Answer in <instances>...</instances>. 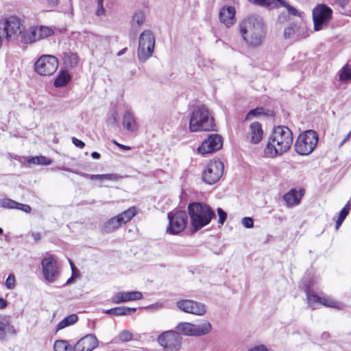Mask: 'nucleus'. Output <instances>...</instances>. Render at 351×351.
I'll return each mask as SVG.
<instances>
[{"label": "nucleus", "mask_w": 351, "mask_h": 351, "mask_svg": "<svg viewBox=\"0 0 351 351\" xmlns=\"http://www.w3.org/2000/svg\"><path fill=\"white\" fill-rule=\"evenodd\" d=\"M217 211V214H218V216H219L218 223L220 225H223L225 221L226 220L227 213H226V211H224L221 208H218Z\"/></svg>", "instance_id": "43"}, {"label": "nucleus", "mask_w": 351, "mask_h": 351, "mask_svg": "<svg viewBox=\"0 0 351 351\" xmlns=\"http://www.w3.org/2000/svg\"><path fill=\"white\" fill-rule=\"evenodd\" d=\"M98 346L94 335L89 334L81 338L74 346L73 351H92Z\"/></svg>", "instance_id": "16"}, {"label": "nucleus", "mask_w": 351, "mask_h": 351, "mask_svg": "<svg viewBox=\"0 0 351 351\" xmlns=\"http://www.w3.org/2000/svg\"><path fill=\"white\" fill-rule=\"evenodd\" d=\"M145 21V15L142 11H138L134 13L132 17V28L135 27V25H136V28L141 26Z\"/></svg>", "instance_id": "35"}, {"label": "nucleus", "mask_w": 351, "mask_h": 351, "mask_svg": "<svg viewBox=\"0 0 351 351\" xmlns=\"http://www.w3.org/2000/svg\"><path fill=\"white\" fill-rule=\"evenodd\" d=\"M133 335L131 332L128 330L121 331L119 335V339L121 342H128L132 339Z\"/></svg>", "instance_id": "39"}, {"label": "nucleus", "mask_w": 351, "mask_h": 351, "mask_svg": "<svg viewBox=\"0 0 351 351\" xmlns=\"http://www.w3.org/2000/svg\"><path fill=\"white\" fill-rule=\"evenodd\" d=\"M318 143V134L314 130H306L300 134L294 145L295 152L302 156L310 154Z\"/></svg>", "instance_id": "5"}, {"label": "nucleus", "mask_w": 351, "mask_h": 351, "mask_svg": "<svg viewBox=\"0 0 351 351\" xmlns=\"http://www.w3.org/2000/svg\"><path fill=\"white\" fill-rule=\"evenodd\" d=\"M193 336H204L210 332L212 330V326L208 321L204 320L198 324H193Z\"/></svg>", "instance_id": "21"}, {"label": "nucleus", "mask_w": 351, "mask_h": 351, "mask_svg": "<svg viewBox=\"0 0 351 351\" xmlns=\"http://www.w3.org/2000/svg\"><path fill=\"white\" fill-rule=\"evenodd\" d=\"M169 226L167 232L176 235L183 232L188 223V215L186 211L176 210L168 213Z\"/></svg>", "instance_id": "8"}, {"label": "nucleus", "mask_w": 351, "mask_h": 351, "mask_svg": "<svg viewBox=\"0 0 351 351\" xmlns=\"http://www.w3.org/2000/svg\"><path fill=\"white\" fill-rule=\"evenodd\" d=\"M136 214V209L132 206L121 213L117 215L123 224L130 221Z\"/></svg>", "instance_id": "30"}, {"label": "nucleus", "mask_w": 351, "mask_h": 351, "mask_svg": "<svg viewBox=\"0 0 351 351\" xmlns=\"http://www.w3.org/2000/svg\"><path fill=\"white\" fill-rule=\"evenodd\" d=\"M21 30L20 21L17 17L10 16L3 24H0V35L9 40L12 37L19 36Z\"/></svg>", "instance_id": "13"}, {"label": "nucleus", "mask_w": 351, "mask_h": 351, "mask_svg": "<svg viewBox=\"0 0 351 351\" xmlns=\"http://www.w3.org/2000/svg\"><path fill=\"white\" fill-rule=\"evenodd\" d=\"M36 28L38 40L51 36L53 31L51 28L46 26H40Z\"/></svg>", "instance_id": "34"}, {"label": "nucleus", "mask_w": 351, "mask_h": 351, "mask_svg": "<svg viewBox=\"0 0 351 351\" xmlns=\"http://www.w3.org/2000/svg\"><path fill=\"white\" fill-rule=\"evenodd\" d=\"M294 32L293 29L291 27L286 28L284 31V36L285 38H289L291 34Z\"/></svg>", "instance_id": "54"}, {"label": "nucleus", "mask_w": 351, "mask_h": 351, "mask_svg": "<svg viewBox=\"0 0 351 351\" xmlns=\"http://www.w3.org/2000/svg\"><path fill=\"white\" fill-rule=\"evenodd\" d=\"M5 287L8 289H12L15 287V277L13 274H10L5 282Z\"/></svg>", "instance_id": "41"}, {"label": "nucleus", "mask_w": 351, "mask_h": 351, "mask_svg": "<svg viewBox=\"0 0 351 351\" xmlns=\"http://www.w3.org/2000/svg\"><path fill=\"white\" fill-rule=\"evenodd\" d=\"M127 50H128L127 47L123 48V49H121L117 52V56H121L123 55L127 51Z\"/></svg>", "instance_id": "63"}, {"label": "nucleus", "mask_w": 351, "mask_h": 351, "mask_svg": "<svg viewBox=\"0 0 351 351\" xmlns=\"http://www.w3.org/2000/svg\"><path fill=\"white\" fill-rule=\"evenodd\" d=\"M215 119L206 106H197L193 109L189 126L191 132L215 131Z\"/></svg>", "instance_id": "3"}, {"label": "nucleus", "mask_w": 351, "mask_h": 351, "mask_svg": "<svg viewBox=\"0 0 351 351\" xmlns=\"http://www.w3.org/2000/svg\"><path fill=\"white\" fill-rule=\"evenodd\" d=\"M71 141H72V143H73V144H74L77 147H79V148H80V149H82V148H84V146H85V143H84L82 141H81V140H80V139L77 138L76 137H72Z\"/></svg>", "instance_id": "48"}, {"label": "nucleus", "mask_w": 351, "mask_h": 351, "mask_svg": "<svg viewBox=\"0 0 351 351\" xmlns=\"http://www.w3.org/2000/svg\"><path fill=\"white\" fill-rule=\"evenodd\" d=\"M303 193L301 190L298 191L296 189H291L289 192L284 195L283 199L287 206L291 207L300 203Z\"/></svg>", "instance_id": "20"}, {"label": "nucleus", "mask_w": 351, "mask_h": 351, "mask_svg": "<svg viewBox=\"0 0 351 351\" xmlns=\"http://www.w3.org/2000/svg\"><path fill=\"white\" fill-rule=\"evenodd\" d=\"M78 321V316L76 314H71L60 321L56 326V331L58 332L66 327L73 325Z\"/></svg>", "instance_id": "27"}, {"label": "nucleus", "mask_w": 351, "mask_h": 351, "mask_svg": "<svg viewBox=\"0 0 351 351\" xmlns=\"http://www.w3.org/2000/svg\"><path fill=\"white\" fill-rule=\"evenodd\" d=\"M293 135L290 129L286 126L275 127L269 138L265 149L268 157H275L287 152L292 145Z\"/></svg>", "instance_id": "1"}, {"label": "nucleus", "mask_w": 351, "mask_h": 351, "mask_svg": "<svg viewBox=\"0 0 351 351\" xmlns=\"http://www.w3.org/2000/svg\"><path fill=\"white\" fill-rule=\"evenodd\" d=\"M105 14V9L104 8L103 3L97 4V10L96 11V14L99 16H102Z\"/></svg>", "instance_id": "52"}, {"label": "nucleus", "mask_w": 351, "mask_h": 351, "mask_svg": "<svg viewBox=\"0 0 351 351\" xmlns=\"http://www.w3.org/2000/svg\"><path fill=\"white\" fill-rule=\"evenodd\" d=\"M320 304H322L325 306L336 308L338 307L337 302L333 301L332 300L328 298H322V301Z\"/></svg>", "instance_id": "42"}, {"label": "nucleus", "mask_w": 351, "mask_h": 351, "mask_svg": "<svg viewBox=\"0 0 351 351\" xmlns=\"http://www.w3.org/2000/svg\"><path fill=\"white\" fill-rule=\"evenodd\" d=\"M123 223L118 215L110 218L104 225V230L106 232H112L120 227Z\"/></svg>", "instance_id": "28"}, {"label": "nucleus", "mask_w": 351, "mask_h": 351, "mask_svg": "<svg viewBox=\"0 0 351 351\" xmlns=\"http://www.w3.org/2000/svg\"><path fill=\"white\" fill-rule=\"evenodd\" d=\"M71 80V77L68 71H60L54 80L53 85L57 88H61L66 86Z\"/></svg>", "instance_id": "26"}, {"label": "nucleus", "mask_w": 351, "mask_h": 351, "mask_svg": "<svg viewBox=\"0 0 351 351\" xmlns=\"http://www.w3.org/2000/svg\"><path fill=\"white\" fill-rule=\"evenodd\" d=\"M31 236L36 241H38L40 240V239H41V235L39 232H32L31 233Z\"/></svg>", "instance_id": "55"}, {"label": "nucleus", "mask_w": 351, "mask_h": 351, "mask_svg": "<svg viewBox=\"0 0 351 351\" xmlns=\"http://www.w3.org/2000/svg\"><path fill=\"white\" fill-rule=\"evenodd\" d=\"M351 209V203L348 202L344 207L341 210L339 217L342 219L343 220H345L348 215L349 214V212Z\"/></svg>", "instance_id": "40"}, {"label": "nucleus", "mask_w": 351, "mask_h": 351, "mask_svg": "<svg viewBox=\"0 0 351 351\" xmlns=\"http://www.w3.org/2000/svg\"><path fill=\"white\" fill-rule=\"evenodd\" d=\"M305 292L306 293V299L309 305L313 306L314 304H320L322 301V297H319L314 293H311L309 288H306Z\"/></svg>", "instance_id": "36"}, {"label": "nucleus", "mask_w": 351, "mask_h": 351, "mask_svg": "<svg viewBox=\"0 0 351 351\" xmlns=\"http://www.w3.org/2000/svg\"><path fill=\"white\" fill-rule=\"evenodd\" d=\"M248 351H268V350L265 346L259 345L250 349Z\"/></svg>", "instance_id": "53"}, {"label": "nucleus", "mask_w": 351, "mask_h": 351, "mask_svg": "<svg viewBox=\"0 0 351 351\" xmlns=\"http://www.w3.org/2000/svg\"><path fill=\"white\" fill-rule=\"evenodd\" d=\"M58 67V59L52 55H43L34 64L36 72L40 75H50Z\"/></svg>", "instance_id": "9"}, {"label": "nucleus", "mask_w": 351, "mask_h": 351, "mask_svg": "<svg viewBox=\"0 0 351 351\" xmlns=\"http://www.w3.org/2000/svg\"><path fill=\"white\" fill-rule=\"evenodd\" d=\"M191 225L194 231H198L210 223L216 215L211 207L202 202H192L188 205Z\"/></svg>", "instance_id": "4"}, {"label": "nucleus", "mask_w": 351, "mask_h": 351, "mask_svg": "<svg viewBox=\"0 0 351 351\" xmlns=\"http://www.w3.org/2000/svg\"><path fill=\"white\" fill-rule=\"evenodd\" d=\"M136 308L118 306L106 310L105 313L114 316L130 315L132 313L136 312Z\"/></svg>", "instance_id": "25"}, {"label": "nucleus", "mask_w": 351, "mask_h": 351, "mask_svg": "<svg viewBox=\"0 0 351 351\" xmlns=\"http://www.w3.org/2000/svg\"><path fill=\"white\" fill-rule=\"evenodd\" d=\"M219 18L221 23L227 27L232 25L235 22V9L232 6H225L221 8Z\"/></svg>", "instance_id": "18"}, {"label": "nucleus", "mask_w": 351, "mask_h": 351, "mask_svg": "<svg viewBox=\"0 0 351 351\" xmlns=\"http://www.w3.org/2000/svg\"><path fill=\"white\" fill-rule=\"evenodd\" d=\"M339 80L342 82L351 81V64H345L339 71Z\"/></svg>", "instance_id": "31"}, {"label": "nucleus", "mask_w": 351, "mask_h": 351, "mask_svg": "<svg viewBox=\"0 0 351 351\" xmlns=\"http://www.w3.org/2000/svg\"><path fill=\"white\" fill-rule=\"evenodd\" d=\"M177 306L185 313L196 315H203L206 312V306L203 303L192 300H179Z\"/></svg>", "instance_id": "15"}, {"label": "nucleus", "mask_w": 351, "mask_h": 351, "mask_svg": "<svg viewBox=\"0 0 351 351\" xmlns=\"http://www.w3.org/2000/svg\"><path fill=\"white\" fill-rule=\"evenodd\" d=\"M102 177L104 180H115L118 178L117 175L114 173L102 174Z\"/></svg>", "instance_id": "50"}, {"label": "nucleus", "mask_w": 351, "mask_h": 351, "mask_svg": "<svg viewBox=\"0 0 351 351\" xmlns=\"http://www.w3.org/2000/svg\"><path fill=\"white\" fill-rule=\"evenodd\" d=\"M6 324L0 321V339H3L5 337V328Z\"/></svg>", "instance_id": "49"}, {"label": "nucleus", "mask_w": 351, "mask_h": 351, "mask_svg": "<svg viewBox=\"0 0 351 351\" xmlns=\"http://www.w3.org/2000/svg\"><path fill=\"white\" fill-rule=\"evenodd\" d=\"M17 202L10 198L0 199V206L4 208L16 209Z\"/></svg>", "instance_id": "38"}, {"label": "nucleus", "mask_w": 351, "mask_h": 351, "mask_svg": "<svg viewBox=\"0 0 351 351\" xmlns=\"http://www.w3.org/2000/svg\"><path fill=\"white\" fill-rule=\"evenodd\" d=\"M54 351H73L72 347L67 340H56L53 344Z\"/></svg>", "instance_id": "32"}, {"label": "nucleus", "mask_w": 351, "mask_h": 351, "mask_svg": "<svg viewBox=\"0 0 351 351\" xmlns=\"http://www.w3.org/2000/svg\"><path fill=\"white\" fill-rule=\"evenodd\" d=\"M223 163L220 160H210L202 174V180L208 184L215 183L223 171Z\"/></svg>", "instance_id": "12"}, {"label": "nucleus", "mask_w": 351, "mask_h": 351, "mask_svg": "<svg viewBox=\"0 0 351 351\" xmlns=\"http://www.w3.org/2000/svg\"><path fill=\"white\" fill-rule=\"evenodd\" d=\"M103 180V177H102V174H93V180Z\"/></svg>", "instance_id": "60"}, {"label": "nucleus", "mask_w": 351, "mask_h": 351, "mask_svg": "<svg viewBox=\"0 0 351 351\" xmlns=\"http://www.w3.org/2000/svg\"><path fill=\"white\" fill-rule=\"evenodd\" d=\"M117 113L114 112L111 114V116L108 118L107 121L108 125L114 126L117 124Z\"/></svg>", "instance_id": "47"}, {"label": "nucleus", "mask_w": 351, "mask_h": 351, "mask_svg": "<svg viewBox=\"0 0 351 351\" xmlns=\"http://www.w3.org/2000/svg\"><path fill=\"white\" fill-rule=\"evenodd\" d=\"M123 127L130 132L136 130L138 128L137 123L134 114L130 110H126L123 119Z\"/></svg>", "instance_id": "23"}, {"label": "nucleus", "mask_w": 351, "mask_h": 351, "mask_svg": "<svg viewBox=\"0 0 351 351\" xmlns=\"http://www.w3.org/2000/svg\"><path fill=\"white\" fill-rule=\"evenodd\" d=\"M263 130L262 125L257 121H254L250 125L247 133V138L252 144H258L263 139Z\"/></svg>", "instance_id": "19"}, {"label": "nucleus", "mask_w": 351, "mask_h": 351, "mask_svg": "<svg viewBox=\"0 0 351 351\" xmlns=\"http://www.w3.org/2000/svg\"><path fill=\"white\" fill-rule=\"evenodd\" d=\"M69 263L71 265V269H72V272L73 274H74V269H75V265L74 264L70 261H69ZM75 280V278L73 276V274H72V276L66 280V285H69V284H71L73 282H74Z\"/></svg>", "instance_id": "51"}, {"label": "nucleus", "mask_w": 351, "mask_h": 351, "mask_svg": "<svg viewBox=\"0 0 351 351\" xmlns=\"http://www.w3.org/2000/svg\"><path fill=\"white\" fill-rule=\"evenodd\" d=\"M223 146V138L217 134H209L198 147L197 152L204 156L219 150Z\"/></svg>", "instance_id": "14"}, {"label": "nucleus", "mask_w": 351, "mask_h": 351, "mask_svg": "<svg viewBox=\"0 0 351 351\" xmlns=\"http://www.w3.org/2000/svg\"><path fill=\"white\" fill-rule=\"evenodd\" d=\"M159 306L158 304H152L149 306H147L146 308H153L154 306Z\"/></svg>", "instance_id": "64"}, {"label": "nucleus", "mask_w": 351, "mask_h": 351, "mask_svg": "<svg viewBox=\"0 0 351 351\" xmlns=\"http://www.w3.org/2000/svg\"><path fill=\"white\" fill-rule=\"evenodd\" d=\"M117 147L123 151H128L131 149V147L130 146L125 145L121 143H117Z\"/></svg>", "instance_id": "56"}, {"label": "nucleus", "mask_w": 351, "mask_h": 351, "mask_svg": "<svg viewBox=\"0 0 351 351\" xmlns=\"http://www.w3.org/2000/svg\"><path fill=\"white\" fill-rule=\"evenodd\" d=\"M16 209L22 210L25 213H29L32 210L30 206L17 202Z\"/></svg>", "instance_id": "46"}, {"label": "nucleus", "mask_w": 351, "mask_h": 351, "mask_svg": "<svg viewBox=\"0 0 351 351\" xmlns=\"http://www.w3.org/2000/svg\"><path fill=\"white\" fill-rule=\"evenodd\" d=\"M239 31L243 40L248 45L259 46L266 34L264 22L260 16H250L239 23Z\"/></svg>", "instance_id": "2"}, {"label": "nucleus", "mask_w": 351, "mask_h": 351, "mask_svg": "<svg viewBox=\"0 0 351 351\" xmlns=\"http://www.w3.org/2000/svg\"><path fill=\"white\" fill-rule=\"evenodd\" d=\"M313 20L316 31L327 25L332 18V10L324 3L318 4L313 10Z\"/></svg>", "instance_id": "10"}, {"label": "nucleus", "mask_w": 351, "mask_h": 351, "mask_svg": "<svg viewBox=\"0 0 351 351\" xmlns=\"http://www.w3.org/2000/svg\"><path fill=\"white\" fill-rule=\"evenodd\" d=\"M264 108L261 107H258L254 109L250 110L245 117V121L250 120L252 117H256L260 115L264 114Z\"/></svg>", "instance_id": "37"}, {"label": "nucleus", "mask_w": 351, "mask_h": 351, "mask_svg": "<svg viewBox=\"0 0 351 351\" xmlns=\"http://www.w3.org/2000/svg\"><path fill=\"white\" fill-rule=\"evenodd\" d=\"M7 301L3 298H0V309L5 308L7 306Z\"/></svg>", "instance_id": "57"}, {"label": "nucleus", "mask_w": 351, "mask_h": 351, "mask_svg": "<svg viewBox=\"0 0 351 351\" xmlns=\"http://www.w3.org/2000/svg\"><path fill=\"white\" fill-rule=\"evenodd\" d=\"M193 324L189 322H181L179 323L176 329L179 333L181 332L186 336H193Z\"/></svg>", "instance_id": "29"}, {"label": "nucleus", "mask_w": 351, "mask_h": 351, "mask_svg": "<svg viewBox=\"0 0 351 351\" xmlns=\"http://www.w3.org/2000/svg\"><path fill=\"white\" fill-rule=\"evenodd\" d=\"M37 33L36 28L31 27L27 30H21L19 36L22 43L29 44L38 40Z\"/></svg>", "instance_id": "22"}, {"label": "nucleus", "mask_w": 351, "mask_h": 351, "mask_svg": "<svg viewBox=\"0 0 351 351\" xmlns=\"http://www.w3.org/2000/svg\"><path fill=\"white\" fill-rule=\"evenodd\" d=\"M344 220H343L342 219L339 218L338 217L337 221H336V223H335V228L337 230L340 226L342 224V223L343 222Z\"/></svg>", "instance_id": "58"}, {"label": "nucleus", "mask_w": 351, "mask_h": 351, "mask_svg": "<svg viewBox=\"0 0 351 351\" xmlns=\"http://www.w3.org/2000/svg\"><path fill=\"white\" fill-rule=\"evenodd\" d=\"M27 162L28 164L42 165H49L51 164V160L43 156L29 157Z\"/></svg>", "instance_id": "33"}, {"label": "nucleus", "mask_w": 351, "mask_h": 351, "mask_svg": "<svg viewBox=\"0 0 351 351\" xmlns=\"http://www.w3.org/2000/svg\"><path fill=\"white\" fill-rule=\"evenodd\" d=\"M155 47V38L150 30L143 32L139 36L138 58L144 62L150 58Z\"/></svg>", "instance_id": "7"}, {"label": "nucleus", "mask_w": 351, "mask_h": 351, "mask_svg": "<svg viewBox=\"0 0 351 351\" xmlns=\"http://www.w3.org/2000/svg\"><path fill=\"white\" fill-rule=\"evenodd\" d=\"M330 337V334L328 332H324L322 335L321 338L324 340H326Z\"/></svg>", "instance_id": "61"}, {"label": "nucleus", "mask_w": 351, "mask_h": 351, "mask_svg": "<svg viewBox=\"0 0 351 351\" xmlns=\"http://www.w3.org/2000/svg\"><path fill=\"white\" fill-rule=\"evenodd\" d=\"M41 266L43 275L45 280L49 283L55 282L60 274L57 258L53 255H50L43 258Z\"/></svg>", "instance_id": "11"}, {"label": "nucleus", "mask_w": 351, "mask_h": 351, "mask_svg": "<svg viewBox=\"0 0 351 351\" xmlns=\"http://www.w3.org/2000/svg\"><path fill=\"white\" fill-rule=\"evenodd\" d=\"M47 2L51 6H56L58 3V0H47Z\"/></svg>", "instance_id": "62"}, {"label": "nucleus", "mask_w": 351, "mask_h": 351, "mask_svg": "<svg viewBox=\"0 0 351 351\" xmlns=\"http://www.w3.org/2000/svg\"><path fill=\"white\" fill-rule=\"evenodd\" d=\"M157 342L163 351H179L182 348V337L178 332L169 330L158 336Z\"/></svg>", "instance_id": "6"}, {"label": "nucleus", "mask_w": 351, "mask_h": 351, "mask_svg": "<svg viewBox=\"0 0 351 351\" xmlns=\"http://www.w3.org/2000/svg\"><path fill=\"white\" fill-rule=\"evenodd\" d=\"M242 224L246 228H252L254 226V219L250 217H245L242 219Z\"/></svg>", "instance_id": "44"}, {"label": "nucleus", "mask_w": 351, "mask_h": 351, "mask_svg": "<svg viewBox=\"0 0 351 351\" xmlns=\"http://www.w3.org/2000/svg\"><path fill=\"white\" fill-rule=\"evenodd\" d=\"M62 59L63 63L67 68L75 67L79 62V57L76 53L73 52H63L62 54Z\"/></svg>", "instance_id": "24"}, {"label": "nucleus", "mask_w": 351, "mask_h": 351, "mask_svg": "<svg viewBox=\"0 0 351 351\" xmlns=\"http://www.w3.org/2000/svg\"><path fill=\"white\" fill-rule=\"evenodd\" d=\"M91 157L93 159L98 160V159L100 158L101 155H100V154L99 152H93L91 153Z\"/></svg>", "instance_id": "59"}, {"label": "nucleus", "mask_w": 351, "mask_h": 351, "mask_svg": "<svg viewBox=\"0 0 351 351\" xmlns=\"http://www.w3.org/2000/svg\"><path fill=\"white\" fill-rule=\"evenodd\" d=\"M143 298V294L140 291H119L115 293L111 301L114 304H120L133 300H138Z\"/></svg>", "instance_id": "17"}, {"label": "nucleus", "mask_w": 351, "mask_h": 351, "mask_svg": "<svg viewBox=\"0 0 351 351\" xmlns=\"http://www.w3.org/2000/svg\"><path fill=\"white\" fill-rule=\"evenodd\" d=\"M64 169L65 171L73 172V173H75L76 174H78V175H80V176H82V177H83L84 178L93 180V174H88V173L81 172V171H73V169H69L68 167L64 168Z\"/></svg>", "instance_id": "45"}]
</instances>
